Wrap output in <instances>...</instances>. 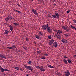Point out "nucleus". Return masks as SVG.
Returning <instances> with one entry per match:
<instances>
[{
	"mask_svg": "<svg viewBox=\"0 0 76 76\" xmlns=\"http://www.w3.org/2000/svg\"><path fill=\"white\" fill-rule=\"evenodd\" d=\"M24 67H25V68L27 69H28L29 70H30V71H32L34 70V68L32 67L27 65H25Z\"/></svg>",
	"mask_w": 76,
	"mask_h": 76,
	"instance_id": "f257e3e1",
	"label": "nucleus"
},
{
	"mask_svg": "<svg viewBox=\"0 0 76 76\" xmlns=\"http://www.w3.org/2000/svg\"><path fill=\"white\" fill-rule=\"evenodd\" d=\"M47 32H49V33H51V32H52L53 31L52 29L50 28V27L49 26H47Z\"/></svg>",
	"mask_w": 76,
	"mask_h": 76,
	"instance_id": "f03ea898",
	"label": "nucleus"
},
{
	"mask_svg": "<svg viewBox=\"0 0 76 76\" xmlns=\"http://www.w3.org/2000/svg\"><path fill=\"white\" fill-rule=\"evenodd\" d=\"M32 11L33 12V13H34V15H38V12H37V11H36V10L33 9L32 10Z\"/></svg>",
	"mask_w": 76,
	"mask_h": 76,
	"instance_id": "7ed1b4c3",
	"label": "nucleus"
},
{
	"mask_svg": "<svg viewBox=\"0 0 76 76\" xmlns=\"http://www.w3.org/2000/svg\"><path fill=\"white\" fill-rule=\"evenodd\" d=\"M62 28L64 29L65 30V31H69V28H67V27L65 26H62Z\"/></svg>",
	"mask_w": 76,
	"mask_h": 76,
	"instance_id": "20e7f679",
	"label": "nucleus"
},
{
	"mask_svg": "<svg viewBox=\"0 0 76 76\" xmlns=\"http://www.w3.org/2000/svg\"><path fill=\"white\" fill-rule=\"evenodd\" d=\"M53 45L54 47H57L58 46V43H57V42H55L53 43Z\"/></svg>",
	"mask_w": 76,
	"mask_h": 76,
	"instance_id": "39448f33",
	"label": "nucleus"
},
{
	"mask_svg": "<svg viewBox=\"0 0 76 76\" xmlns=\"http://www.w3.org/2000/svg\"><path fill=\"white\" fill-rule=\"evenodd\" d=\"M64 73H65V75L66 76H70V72L69 71H67V72H65Z\"/></svg>",
	"mask_w": 76,
	"mask_h": 76,
	"instance_id": "423d86ee",
	"label": "nucleus"
},
{
	"mask_svg": "<svg viewBox=\"0 0 76 76\" xmlns=\"http://www.w3.org/2000/svg\"><path fill=\"white\" fill-rule=\"evenodd\" d=\"M54 42V40L51 39L50 42H48V44L49 45H52Z\"/></svg>",
	"mask_w": 76,
	"mask_h": 76,
	"instance_id": "0eeeda50",
	"label": "nucleus"
},
{
	"mask_svg": "<svg viewBox=\"0 0 76 76\" xmlns=\"http://www.w3.org/2000/svg\"><path fill=\"white\" fill-rule=\"evenodd\" d=\"M42 28L43 29H44V30H45L46 29H47V26H46V25H42Z\"/></svg>",
	"mask_w": 76,
	"mask_h": 76,
	"instance_id": "6e6552de",
	"label": "nucleus"
},
{
	"mask_svg": "<svg viewBox=\"0 0 76 76\" xmlns=\"http://www.w3.org/2000/svg\"><path fill=\"white\" fill-rule=\"evenodd\" d=\"M0 57H1V58H4L5 59H6L7 58L6 56L1 54H0Z\"/></svg>",
	"mask_w": 76,
	"mask_h": 76,
	"instance_id": "1a4fd4ad",
	"label": "nucleus"
},
{
	"mask_svg": "<svg viewBox=\"0 0 76 76\" xmlns=\"http://www.w3.org/2000/svg\"><path fill=\"white\" fill-rule=\"evenodd\" d=\"M61 41L63 42V43H64V44H66L67 42V40L65 39H63Z\"/></svg>",
	"mask_w": 76,
	"mask_h": 76,
	"instance_id": "9d476101",
	"label": "nucleus"
},
{
	"mask_svg": "<svg viewBox=\"0 0 76 76\" xmlns=\"http://www.w3.org/2000/svg\"><path fill=\"white\" fill-rule=\"evenodd\" d=\"M0 70L1 71V72H3L4 71H6V69H3L2 67H1Z\"/></svg>",
	"mask_w": 76,
	"mask_h": 76,
	"instance_id": "9b49d317",
	"label": "nucleus"
},
{
	"mask_svg": "<svg viewBox=\"0 0 76 76\" xmlns=\"http://www.w3.org/2000/svg\"><path fill=\"white\" fill-rule=\"evenodd\" d=\"M39 69L40 71H42V72H45V69H43L42 67H39Z\"/></svg>",
	"mask_w": 76,
	"mask_h": 76,
	"instance_id": "f8f14e48",
	"label": "nucleus"
},
{
	"mask_svg": "<svg viewBox=\"0 0 76 76\" xmlns=\"http://www.w3.org/2000/svg\"><path fill=\"white\" fill-rule=\"evenodd\" d=\"M55 15L56 16V17H57V18H59L60 17V15L57 12L55 13Z\"/></svg>",
	"mask_w": 76,
	"mask_h": 76,
	"instance_id": "ddd939ff",
	"label": "nucleus"
},
{
	"mask_svg": "<svg viewBox=\"0 0 76 76\" xmlns=\"http://www.w3.org/2000/svg\"><path fill=\"white\" fill-rule=\"evenodd\" d=\"M9 27H10V30H11V31H12L13 30V26H12L10 25L9 26Z\"/></svg>",
	"mask_w": 76,
	"mask_h": 76,
	"instance_id": "4468645a",
	"label": "nucleus"
},
{
	"mask_svg": "<svg viewBox=\"0 0 76 76\" xmlns=\"http://www.w3.org/2000/svg\"><path fill=\"white\" fill-rule=\"evenodd\" d=\"M61 33H62V31L59 30L57 32V35H58V34H61Z\"/></svg>",
	"mask_w": 76,
	"mask_h": 76,
	"instance_id": "2eb2a0df",
	"label": "nucleus"
},
{
	"mask_svg": "<svg viewBox=\"0 0 76 76\" xmlns=\"http://www.w3.org/2000/svg\"><path fill=\"white\" fill-rule=\"evenodd\" d=\"M35 37L36 38H37V39H41V37L38 35H36Z\"/></svg>",
	"mask_w": 76,
	"mask_h": 76,
	"instance_id": "dca6fc26",
	"label": "nucleus"
},
{
	"mask_svg": "<svg viewBox=\"0 0 76 76\" xmlns=\"http://www.w3.org/2000/svg\"><path fill=\"white\" fill-rule=\"evenodd\" d=\"M9 33V31L7 30H5L4 34L6 35H8V33Z\"/></svg>",
	"mask_w": 76,
	"mask_h": 76,
	"instance_id": "f3484780",
	"label": "nucleus"
},
{
	"mask_svg": "<svg viewBox=\"0 0 76 76\" xmlns=\"http://www.w3.org/2000/svg\"><path fill=\"white\" fill-rule=\"evenodd\" d=\"M57 38L58 39H61V36H60V34H59V35H58L57 37Z\"/></svg>",
	"mask_w": 76,
	"mask_h": 76,
	"instance_id": "a211bd4d",
	"label": "nucleus"
},
{
	"mask_svg": "<svg viewBox=\"0 0 76 76\" xmlns=\"http://www.w3.org/2000/svg\"><path fill=\"white\" fill-rule=\"evenodd\" d=\"M71 27L73 29H75V30H76V28L73 26L71 25Z\"/></svg>",
	"mask_w": 76,
	"mask_h": 76,
	"instance_id": "6ab92c4d",
	"label": "nucleus"
},
{
	"mask_svg": "<svg viewBox=\"0 0 76 76\" xmlns=\"http://www.w3.org/2000/svg\"><path fill=\"white\" fill-rule=\"evenodd\" d=\"M14 11L15 12H17V13H21V12H20V11H18L16 10H14Z\"/></svg>",
	"mask_w": 76,
	"mask_h": 76,
	"instance_id": "aec40b11",
	"label": "nucleus"
},
{
	"mask_svg": "<svg viewBox=\"0 0 76 76\" xmlns=\"http://www.w3.org/2000/svg\"><path fill=\"white\" fill-rule=\"evenodd\" d=\"M7 48H8V49H11V50H13V48L10 47H7Z\"/></svg>",
	"mask_w": 76,
	"mask_h": 76,
	"instance_id": "412c9836",
	"label": "nucleus"
},
{
	"mask_svg": "<svg viewBox=\"0 0 76 76\" xmlns=\"http://www.w3.org/2000/svg\"><path fill=\"white\" fill-rule=\"evenodd\" d=\"M5 19L6 20V21H8V20H10V18L8 17H7L5 18Z\"/></svg>",
	"mask_w": 76,
	"mask_h": 76,
	"instance_id": "4be33fe9",
	"label": "nucleus"
},
{
	"mask_svg": "<svg viewBox=\"0 0 76 76\" xmlns=\"http://www.w3.org/2000/svg\"><path fill=\"white\" fill-rule=\"evenodd\" d=\"M64 63H65V64H67V63H68L67 62V60H66V59H64Z\"/></svg>",
	"mask_w": 76,
	"mask_h": 76,
	"instance_id": "5701e85b",
	"label": "nucleus"
},
{
	"mask_svg": "<svg viewBox=\"0 0 76 76\" xmlns=\"http://www.w3.org/2000/svg\"><path fill=\"white\" fill-rule=\"evenodd\" d=\"M48 66L50 68H54V66H52L51 65H49Z\"/></svg>",
	"mask_w": 76,
	"mask_h": 76,
	"instance_id": "b1692460",
	"label": "nucleus"
},
{
	"mask_svg": "<svg viewBox=\"0 0 76 76\" xmlns=\"http://www.w3.org/2000/svg\"><path fill=\"white\" fill-rule=\"evenodd\" d=\"M52 16L54 18H57V17H56V16L54 15H52Z\"/></svg>",
	"mask_w": 76,
	"mask_h": 76,
	"instance_id": "393cba45",
	"label": "nucleus"
},
{
	"mask_svg": "<svg viewBox=\"0 0 76 76\" xmlns=\"http://www.w3.org/2000/svg\"><path fill=\"white\" fill-rule=\"evenodd\" d=\"M39 35H41V36H42V35H43V34H42V33L41 32H39Z\"/></svg>",
	"mask_w": 76,
	"mask_h": 76,
	"instance_id": "a878e982",
	"label": "nucleus"
},
{
	"mask_svg": "<svg viewBox=\"0 0 76 76\" xmlns=\"http://www.w3.org/2000/svg\"><path fill=\"white\" fill-rule=\"evenodd\" d=\"M27 63L29 64H32V61H29V62H27Z\"/></svg>",
	"mask_w": 76,
	"mask_h": 76,
	"instance_id": "bb28decb",
	"label": "nucleus"
},
{
	"mask_svg": "<svg viewBox=\"0 0 76 76\" xmlns=\"http://www.w3.org/2000/svg\"><path fill=\"white\" fill-rule=\"evenodd\" d=\"M11 47H14L15 48H16V47L15 46V45H11Z\"/></svg>",
	"mask_w": 76,
	"mask_h": 76,
	"instance_id": "cd10ccee",
	"label": "nucleus"
},
{
	"mask_svg": "<svg viewBox=\"0 0 76 76\" xmlns=\"http://www.w3.org/2000/svg\"><path fill=\"white\" fill-rule=\"evenodd\" d=\"M40 58H41V59H45V58H45V56H43Z\"/></svg>",
	"mask_w": 76,
	"mask_h": 76,
	"instance_id": "c85d7f7f",
	"label": "nucleus"
},
{
	"mask_svg": "<svg viewBox=\"0 0 76 76\" xmlns=\"http://www.w3.org/2000/svg\"><path fill=\"white\" fill-rule=\"evenodd\" d=\"M68 62L69 63H71V61L70 60L68 59Z\"/></svg>",
	"mask_w": 76,
	"mask_h": 76,
	"instance_id": "c756f323",
	"label": "nucleus"
},
{
	"mask_svg": "<svg viewBox=\"0 0 76 76\" xmlns=\"http://www.w3.org/2000/svg\"><path fill=\"white\" fill-rule=\"evenodd\" d=\"M15 69L16 70H19V68L18 67H15Z\"/></svg>",
	"mask_w": 76,
	"mask_h": 76,
	"instance_id": "7c9ffc66",
	"label": "nucleus"
},
{
	"mask_svg": "<svg viewBox=\"0 0 76 76\" xmlns=\"http://www.w3.org/2000/svg\"><path fill=\"white\" fill-rule=\"evenodd\" d=\"M14 24L15 25V26H17V25H18V23H14Z\"/></svg>",
	"mask_w": 76,
	"mask_h": 76,
	"instance_id": "2f4dec72",
	"label": "nucleus"
},
{
	"mask_svg": "<svg viewBox=\"0 0 76 76\" xmlns=\"http://www.w3.org/2000/svg\"><path fill=\"white\" fill-rule=\"evenodd\" d=\"M48 38L49 39H51V36H48Z\"/></svg>",
	"mask_w": 76,
	"mask_h": 76,
	"instance_id": "473e14b6",
	"label": "nucleus"
},
{
	"mask_svg": "<svg viewBox=\"0 0 76 76\" xmlns=\"http://www.w3.org/2000/svg\"><path fill=\"white\" fill-rule=\"evenodd\" d=\"M26 40L27 41H28L29 40V39L28 38H26Z\"/></svg>",
	"mask_w": 76,
	"mask_h": 76,
	"instance_id": "72a5a7b5",
	"label": "nucleus"
},
{
	"mask_svg": "<svg viewBox=\"0 0 76 76\" xmlns=\"http://www.w3.org/2000/svg\"><path fill=\"white\" fill-rule=\"evenodd\" d=\"M41 50L37 51V53H41Z\"/></svg>",
	"mask_w": 76,
	"mask_h": 76,
	"instance_id": "f704fd0d",
	"label": "nucleus"
},
{
	"mask_svg": "<svg viewBox=\"0 0 76 76\" xmlns=\"http://www.w3.org/2000/svg\"><path fill=\"white\" fill-rule=\"evenodd\" d=\"M36 68H37V69H39V66H36Z\"/></svg>",
	"mask_w": 76,
	"mask_h": 76,
	"instance_id": "c9c22d12",
	"label": "nucleus"
},
{
	"mask_svg": "<svg viewBox=\"0 0 76 76\" xmlns=\"http://www.w3.org/2000/svg\"><path fill=\"white\" fill-rule=\"evenodd\" d=\"M64 35L65 37H68V35H67V34H64Z\"/></svg>",
	"mask_w": 76,
	"mask_h": 76,
	"instance_id": "e433bc0d",
	"label": "nucleus"
},
{
	"mask_svg": "<svg viewBox=\"0 0 76 76\" xmlns=\"http://www.w3.org/2000/svg\"><path fill=\"white\" fill-rule=\"evenodd\" d=\"M5 71H8V72H10V70H8V69H6V70H5Z\"/></svg>",
	"mask_w": 76,
	"mask_h": 76,
	"instance_id": "4c0bfd02",
	"label": "nucleus"
},
{
	"mask_svg": "<svg viewBox=\"0 0 76 76\" xmlns=\"http://www.w3.org/2000/svg\"><path fill=\"white\" fill-rule=\"evenodd\" d=\"M69 12H70V10H69L67 11V13H69Z\"/></svg>",
	"mask_w": 76,
	"mask_h": 76,
	"instance_id": "58836bf2",
	"label": "nucleus"
},
{
	"mask_svg": "<svg viewBox=\"0 0 76 76\" xmlns=\"http://www.w3.org/2000/svg\"><path fill=\"white\" fill-rule=\"evenodd\" d=\"M73 21H74V23H76V20H74Z\"/></svg>",
	"mask_w": 76,
	"mask_h": 76,
	"instance_id": "ea45409f",
	"label": "nucleus"
},
{
	"mask_svg": "<svg viewBox=\"0 0 76 76\" xmlns=\"http://www.w3.org/2000/svg\"><path fill=\"white\" fill-rule=\"evenodd\" d=\"M64 58H67V57H66V56H64Z\"/></svg>",
	"mask_w": 76,
	"mask_h": 76,
	"instance_id": "a19ab883",
	"label": "nucleus"
},
{
	"mask_svg": "<svg viewBox=\"0 0 76 76\" xmlns=\"http://www.w3.org/2000/svg\"><path fill=\"white\" fill-rule=\"evenodd\" d=\"M45 56H47V53L45 54Z\"/></svg>",
	"mask_w": 76,
	"mask_h": 76,
	"instance_id": "79ce46f5",
	"label": "nucleus"
},
{
	"mask_svg": "<svg viewBox=\"0 0 76 76\" xmlns=\"http://www.w3.org/2000/svg\"><path fill=\"white\" fill-rule=\"evenodd\" d=\"M29 75L28 74H27L26 75V76H29Z\"/></svg>",
	"mask_w": 76,
	"mask_h": 76,
	"instance_id": "37998d69",
	"label": "nucleus"
},
{
	"mask_svg": "<svg viewBox=\"0 0 76 76\" xmlns=\"http://www.w3.org/2000/svg\"><path fill=\"white\" fill-rule=\"evenodd\" d=\"M74 57H76V55H74Z\"/></svg>",
	"mask_w": 76,
	"mask_h": 76,
	"instance_id": "c03bdc74",
	"label": "nucleus"
},
{
	"mask_svg": "<svg viewBox=\"0 0 76 76\" xmlns=\"http://www.w3.org/2000/svg\"><path fill=\"white\" fill-rule=\"evenodd\" d=\"M53 5H54V6H56V4H53Z\"/></svg>",
	"mask_w": 76,
	"mask_h": 76,
	"instance_id": "a18cd8bd",
	"label": "nucleus"
},
{
	"mask_svg": "<svg viewBox=\"0 0 76 76\" xmlns=\"http://www.w3.org/2000/svg\"><path fill=\"white\" fill-rule=\"evenodd\" d=\"M46 26H47H47H48V24H47Z\"/></svg>",
	"mask_w": 76,
	"mask_h": 76,
	"instance_id": "49530a36",
	"label": "nucleus"
},
{
	"mask_svg": "<svg viewBox=\"0 0 76 76\" xmlns=\"http://www.w3.org/2000/svg\"><path fill=\"white\" fill-rule=\"evenodd\" d=\"M50 17L51 18H53V17H51V16H50Z\"/></svg>",
	"mask_w": 76,
	"mask_h": 76,
	"instance_id": "de8ad7c7",
	"label": "nucleus"
},
{
	"mask_svg": "<svg viewBox=\"0 0 76 76\" xmlns=\"http://www.w3.org/2000/svg\"><path fill=\"white\" fill-rule=\"evenodd\" d=\"M17 5H18V6H20V5H19L18 4H17Z\"/></svg>",
	"mask_w": 76,
	"mask_h": 76,
	"instance_id": "09e8293b",
	"label": "nucleus"
},
{
	"mask_svg": "<svg viewBox=\"0 0 76 76\" xmlns=\"http://www.w3.org/2000/svg\"><path fill=\"white\" fill-rule=\"evenodd\" d=\"M11 19H12V18L10 17Z\"/></svg>",
	"mask_w": 76,
	"mask_h": 76,
	"instance_id": "8fccbe9b",
	"label": "nucleus"
},
{
	"mask_svg": "<svg viewBox=\"0 0 76 76\" xmlns=\"http://www.w3.org/2000/svg\"><path fill=\"white\" fill-rule=\"evenodd\" d=\"M49 17H50V15H49Z\"/></svg>",
	"mask_w": 76,
	"mask_h": 76,
	"instance_id": "3c124183",
	"label": "nucleus"
}]
</instances>
